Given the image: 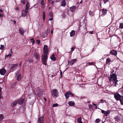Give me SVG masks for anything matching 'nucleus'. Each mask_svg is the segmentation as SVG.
<instances>
[{
	"label": "nucleus",
	"instance_id": "nucleus-22",
	"mask_svg": "<svg viewBox=\"0 0 123 123\" xmlns=\"http://www.w3.org/2000/svg\"><path fill=\"white\" fill-rule=\"evenodd\" d=\"M21 78V76L20 74L18 75L17 77V80L18 81L20 80Z\"/></svg>",
	"mask_w": 123,
	"mask_h": 123
},
{
	"label": "nucleus",
	"instance_id": "nucleus-45",
	"mask_svg": "<svg viewBox=\"0 0 123 123\" xmlns=\"http://www.w3.org/2000/svg\"><path fill=\"white\" fill-rule=\"evenodd\" d=\"M88 64L90 65H93V62H89L88 63Z\"/></svg>",
	"mask_w": 123,
	"mask_h": 123
},
{
	"label": "nucleus",
	"instance_id": "nucleus-17",
	"mask_svg": "<svg viewBox=\"0 0 123 123\" xmlns=\"http://www.w3.org/2000/svg\"><path fill=\"white\" fill-rule=\"evenodd\" d=\"M34 56L35 57L36 59L37 60H39V55H38L36 53H35L34 54Z\"/></svg>",
	"mask_w": 123,
	"mask_h": 123
},
{
	"label": "nucleus",
	"instance_id": "nucleus-9",
	"mask_svg": "<svg viewBox=\"0 0 123 123\" xmlns=\"http://www.w3.org/2000/svg\"><path fill=\"white\" fill-rule=\"evenodd\" d=\"M76 8V6H73L70 7L69 10L71 12H73L75 11Z\"/></svg>",
	"mask_w": 123,
	"mask_h": 123
},
{
	"label": "nucleus",
	"instance_id": "nucleus-57",
	"mask_svg": "<svg viewBox=\"0 0 123 123\" xmlns=\"http://www.w3.org/2000/svg\"><path fill=\"white\" fill-rule=\"evenodd\" d=\"M71 96L72 97H73L74 96V95L73 94L72 92H71Z\"/></svg>",
	"mask_w": 123,
	"mask_h": 123
},
{
	"label": "nucleus",
	"instance_id": "nucleus-46",
	"mask_svg": "<svg viewBox=\"0 0 123 123\" xmlns=\"http://www.w3.org/2000/svg\"><path fill=\"white\" fill-rule=\"evenodd\" d=\"M101 103H103L104 102H105V100H103V99H102L101 100Z\"/></svg>",
	"mask_w": 123,
	"mask_h": 123
},
{
	"label": "nucleus",
	"instance_id": "nucleus-54",
	"mask_svg": "<svg viewBox=\"0 0 123 123\" xmlns=\"http://www.w3.org/2000/svg\"><path fill=\"white\" fill-rule=\"evenodd\" d=\"M9 123H15V122L14 121H11Z\"/></svg>",
	"mask_w": 123,
	"mask_h": 123
},
{
	"label": "nucleus",
	"instance_id": "nucleus-15",
	"mask_svg": "<svg viewBox=\"0 0 123 123\" xmlns=\"http://www.w3.org/2000/svg\"><path fill=\"white\" fill-rule=\"evenodd\" d=\"M61 6L65 7L66 5V0H62L61 2Z\"/></svg>",
	"mask_w": 123,
	"mask_h": 123
},
{
	"label": "nucleus",
	"instance_id": "nucleus-25",
	"mask_svg": "<svg viewBox=\"0 0 123 123\" xmlns=\"http://www.w3.org/2000/svg\"><path fill=\"white\" fill-rule=\"evenodd\" d=\"M30 7V5H29V3L28 2H27V3L26 5V10H27H27H28L29 9Z\"/></svg>",
	"mask_w": 123,
	"mask_h": 123
},
{
	"label": "nucleus",
	"instance_id": "nucleus-50",
	"mask_svg": "<svg viewBox=\"0 0 123 123\" xmlns=\"http://www.w3.org/2000/svg\"><path fill=\"white\" fill-rule=\"evenodd\" d=\"M17 84V82H15L13 84V86L14 85L15 86Z\"/></svg>",
	"mask_w": 123,
	"mask_h": 123
},
{
	"label": "nucleus",
	"instance_id": "nucleus-43",
	"mask_svg": "<svg viewBox=\"0 0 123 123\" xmlns=\"http://www.w3.org/2000/svg\"><path fill=\"white\" fill-rule=\"evenodd\" d=\"M93 105L95 106V109H97V105L96 104L94 103L93 104Z\"/></svg>",
	"mask_w": 123,
	"mask_h": 123
},
{
	"label": "nucleus",
	"instance_id": "nucleus-47",
	"mask_svg": "<svg viewBox=\"0 0 123 123\" xmlns=\"http://www.w3.org/2000/svg\"><path fill=\"white\" fill-rule=\"evenodd\" d=\"M37 41L38 44H39L40 43V41L39 40H37Z\"/></svg>",
	"mask_w": 123,
	"mask_h": 123
},
{
	"label": "nucleus",
	"instance_id": "nucleus-51",
	"mask_svg": "<svg viewBox=\"0 0 123 123\" xmlns=\"http://www.w3.org/2000/svg\"><path fill=\"white\" fill-rule=\"evenodd\" d=\"M54 3V1H53L52 2H51V3L52 5V6L53 5Z\"/></svg>",
	"mask_w": 123,
	"mask_h": 123
},
{
	"label": "nucleus",
	"instance_id": "nucleus-11",
	"mask_svg": "<svg viewBox=\"0 0 123 123\" xmlns=\"http://www.w3.org/2000/svg\"><path fill=\"white\" fill-rule=\"evenodd\" d=\"M71 94V92L70 91L67 92L66 93H65V96L66 98L67 99L69 97V95H70Z\"/></svg>",
	"mask_w": 123,
	"mask_h": 123
},
{
	"label": "nucleus",
	"instance_id": "nucleus-20",
	"mask_svg": "<svg viewBox=\"0 0 123 123\" xmlns=\"http://www.w3.org/2000/svg\"><path fill=\"white\" fill-rule=\"evenodd\" d=\"M69 105L71 106H73L75 105L74 103L72 101H69L68 102Z\"/></svg>",
	"mask_w": 123,
	"mask_h": 123
},
{
	"label": "nucleus",
	"instance_id": "nucleus-40",
	"mask_svg": "<svg viewBox=\"0 0 123 123\" xmlns=\"http://www.w3.org/2000/svg\"><path fill=\"white\" fill-rule=\"evenodd\" d=\"M21 2L23 4H25V0H21Z\"/></svg>",
	"mask_w": 123,
	"mask_h": 123
},
{
	"label": "nucleus",
	"instance_id": "nucleus-48",
	"mask_svg": "<svg viewBox=\"0 0 123 123\" xmlns=\"http://www.w3.org/2000/svg\"><path fill=\"white\" fill-rule=\"evenodd\" d=\"M3 98V96L1 95V93H0V98L2 99Z\"/></svg>",
	"mask_w": 123,
	"mask_h": 123
},
{
	"label": "nucleus",
	"instance_id": "nucleus-38",
	"mask_svg": "<svg viewBox=\"0 0 123 123\" xmlns=\"http://www.w3.org/2000/svg\"><path fill=\"white\" fill-rule=\"evenodd\" d=\"M58 104H57V103H55L53 105V107H57L58 106Z\"/></svg>",
	"mask_w": 123,
	"mask_h": 123
},
{
	"label": "nucleus",
	"instance_id": "nucleus-37",
	"mask_svg": "<svg viewBox=\"0 0 123 123\" xmlns=\"http://www.w3.org/2000/svg\"><path fill=\"white\" fill-rule=\"evenodd\" d=\"M121 119L119 117H117V118H115V120L116 121H117V122H119Z\"/></svg>",
	"mask_w": 123,
	"mask_h": 123
},
{
	"label": "nucleus",
	"instance_id": "nucleus-60",
	"mask_svg": "<svg viewBox=\"0 0 123 123\" xmlns=\"http://www.w3.org/2000/svg\"><path fill=\"white\" fill-rule=\"evenodd\" d=\"M3 12V10L1 9L0 8V12Z\"/></svg>",
	"mask_w": 123,
	"mask_h": 123
},
{
	"label": "nucleus",
	"instance_id": "nucleus-59",
	"mask_svg": "<svg viewBox=\"0 0 123 123\" xmlns=\"http://www.w3.org/2000/svg\"><path fill=\"white\" fill-rule=\"evenodd\" d=\"M18 71H17L16 72L15 74H16V76L18 74Z\"/></svg>",
	"mask_w": 123,
	"mask_h": 123
},
{
	"label": "nucleus",
	"instance_id": "nucleus-19",
	"mask_svg": "<svg viewBox=\"0 0 123 123\" xmlns=\"http://www.w3.org/2000/svg\"><path fill=\"white\" fill-rule=\"evenodd\" d=\"M40 4L42 5L41 6V8H44L45 7V4L43 0H42L40 2Z\"/></svg>",
	"mask_w": 123,
	"mask_h": 123
},
{
	"label": "nucleus",
	"instance_id": "nucleus-31",
	"mask_svg": "<svg viewBox=\"0 0 123 123\" xmlns=\"http://www.w3.org/2000/svg\"><path fill=\"white\" fill-rule=\"evenodd\" d=\"M111 61V60L109 58H108L106 59V62L107 64H109Z\"/></svg>",
	"mask_w": 123,
	"mask_h": 123
},
{
	"label": "nucleus",
	"instance_id": "nucleus-41",
	"mask_svg": "<svg viewBox=\"0 0 123 123\" xmlns=\"http://www.w3.org/2000/svg\"><path fill=\"white\" fill-rule=\"evenodd\" d=\"M11 56H12L11 54H9L8 55H6L5 56V57H8L9 56L11 57Z\"/></svg>",
	"mask_w": 123,
	"mask_h": 123
},
{
	"label": "nucleus",
	"instance_id": "nucleus-63",
	"mask_svg": "<svg viewBox=\"0 0 123 123\" xmlns=\"http://www.w3.org/2000/svg\"><path fill=\"white\" fill-rule=\"evenodd\" d=\"M44 100L45 101H46L47 100L46 99L45 97L44 98Z\"/></svg>",
	"mask_w": 123,
	"mask_h": 123
},
{
	"label": "nucleus",
	"instance_id": "nucleus-53",
	"mask_svg": "<svg viewBox=\"0 0 123 123\" xmlns=\"http://www.w3.org/2000/svg\"><path fill=\"white\" fill-rule=\"evenodd\" d=\"M53 19L52 18H51L49 19V21H52L53 20Z\"/></svg>",
	"mask_w": 123,
	"mask_h": 123
},
{
	"label": "nucleus",
	"instance_id": "nucleus-14",
	"mask_svg": "<svg viewBox=\"0 0 123 123\" xmlns=\"http://www.w3.org/2000/svg\"><path fill=\"white\" fill-rule=\"evenodd\" d=\"M43 117H38V123H43Z\"/></svg>",
	"mask_w": 123,
	"mask_h": 123
},
{
	"label": "nucleus",
	"instance_id": "nucleus-1",
	"mask_svg": "<svg viewBox=\"0 0 123 123\" xmlns=\"http://www.w3.org/2000/svg\"><path fill=\"white\" fill-rule=\"evenodd\" d=\"M109 79V82L111 85L116 86L118 85L117 82L118 81L117 80V75L116 74H113L111 75Z\"/></svg>",
	"mask_w": 123,
	"mask_h": 123
},
{
	"label": "nucleus",
	"instance_id": "nucleus-7",
	"mask_svg": "<svg viewBox=\"0 0 123 123\" xmlns=\"http://www.w3.org/2000/svg\"><path fill=\"white\" fill-rule=\"evenodd\" d=\"M107 11H108L107 10L104 8L101 9L100 11L101 12V16H103L107 14Z\"/></svg>",
	"mask_w": 123,
	"mask_h": 123
},
{
	"label": "nucleus",
	"instance_id": "nucleus-24",
	"mask_svg": "<svg viewBox=\"0 0 123 123\" xmlns=\"http://www.w3.org/2000/svg\"><path fill=\"white\" fill-rule=\"evenodd\" d=\"M75 31L74 30L72 31L70 33V36L71 37L73 36L75 34Z\"/></svg>",
	"mask_w": 123,
	"mask_h": 123
},
{
	"label": "nucleus",
	"instance_id": "nucleus-34",
	"mask_svg": "<svg viewBox=\"0 0 123 123\" xmlns=\"http://www.w3.org/2000/svg\"><path fill=\"white\" fill-rule=\"evenodd\" d=\"M100 122V119L99 118H97L96 119L95 121V123H99Z\"/></svg>",
	"mask_w": 123,
	"mask_h": 123
},
{
	"label": "nucleus",
	"instance_id": "nucleus-2",
	"mask_svg": "<svg viewBox=\"0 0 123 123\" xmlns=\"http://www.w3.org/2000/svg\"><path fill=\"white\" fill-rule=\"evenodd\" d=\"M48 55H42V63L44 65L46 66L47 65V60L48 58Z\"/></svg>",
	"mask_w": 123,
	"mask_h": 123
},
{
	"label": "nucleus",
	"instance_id": "nucleus-56",
	"mask_svg": "<svg viewBox=\"0 0 123 123\" xmlns=\"http://www.w3.org/2000/svg\"><path fill=\"white\" fill-rule=\"evenodd\" d=\"M3 14H0V17H3Z\"/></svg>",
	"mask_w": 123,
	"mask_h": 123
},
{
	"label": "nucleus",
	"instance_id": "nucleus-36",
	"mask_svg": "<svg viewBox=\"0 0 123 123\" xmlns=\"http://www.w3.org/2000/svg\"><path fill=\"white\" fill-rule=\"evenodd\" d=\"M30 40L32 43V44L33 45L35 43V41L34 40L33 38H31L30 39Z\"/></svg>",
	"mask_w": 123,
	"mask_h": 123
},
{
	"label": "nucleus",
	"instance_id": "nucleus-64",
	"mask_svg": "<svg viewBox=\"0 0 123 123\" xmlns=\"http://www.w3.org/2000/svg\"><path fill=\"white\" fill-rule=\"evenodd\" d=\"M60 74L62 75V73L61 70H60Z\"/></svg>",
	"mask_w": 123,
	"mask_h": 123
},
{
	"label": "nucleus",
	"instance_id": "nucleus-33",
	"mask_svg": "<svg viewBox=\"0 0 123 123\" xmlns=\"http://www.w3.org/2000/svg\"><path fill=\"white\" fill-rule=\"evenodd\" d=\"M121 104L123 105V96H122L120 100Z\"/></svg>",
	"mask_w": 123,
	"mask_h": 123
},
{
	"label": "nucleus",
	"instance_id": "nucleus-10",
	"mask_svg": "<svg viewBox=\"0 0 123 123\" xmlns=\"http://www.w3.org/2000/svg\"><path fill=\"white\" fill-rule=\"evenodd\" d=\"M101 112L103 113L104 114L105 116H106L108 115L110 113V111L109 110H108L107 111H105L103 110H102Z\"/></svg>",
	"mask_w": 123,
	"mask_h": 123
},
{
	"label": "nucleus",
	"instance_id": "nucleus-55",
	"mask_svg": "<svg viewBox=\"0 0 123 123\" xmlns=\"http://www.w3.org/2000/svg\"><path fill=\"white\" fill-rule=\"evenodd\" d=\"M15 9L17 10H19L18 8V7H16L15 8Z\"/></svg>",
	"mask_w": 123,
	"mask_h": 123
},
{
	"label": "nucleus",
	"instance_id": "nucleus-52",
	"mask_svg": "<svg viewBox=\"0 0 123 123\" xmlns=\"http://www.w3.org/2000/svg\"><path fill=\"white\" fill-rule=\"evenodd\" d=\"M61 0H56L55 2H59Z\"/></svg>",
	"mask_w": 123,
	"mask_h": 123
},
{
	"label": "nucleus",
	"instance_id": "nucleus-27",
	"mask_svg": "<svg viewBox=\"0 0 123 123\" xmlns=\"http://www.w3.org/2000/svg\"><path fill=\"white\" fill-rule=\"evenodd\" d=\"M18 66L17 64H12L11 66V69H12L15 68L17 67Z\"/></svg>",
	"mask_w": 123,
	"mask_h": 123
},
{
	"label": "nucleus",
	"instance_id": "nucleus-29",
	"mask_svg": "<svg viewBox=\"0 0 123 123\" xmlns=\"http://www.w3.org/2000/svg\"><path fill=\"white\" fill-rule=\"evenodd\" d=\"M77 121L78 123H83L81 121V117H80L78 118Z\"/></svg>",
	"mask_w": 123,
	"mask_h": 123
},
{
	"label": "nucleus",
	"instance_id": "nucleus-28",
	"mask_svg": "<svg viewBox=\"0 0 123 123\" xmlns=\"http://www.w3.org/2000/svg\"><path fill=\"white\" fill-rule=\"evenodd\" d=\"M89 14L90 16H92L94 15V12L90 11H89Z\"/></svg>",
	"mask_w": 123,
	"mask_h": 123
},
{
	"label": "nucleus",
	"instance_id": "nucleus-61",
	"mask_svg": "<svg viewBox=\"0 0 123 123\" xmlns=\"http://www.w3.org/2000/svg\"><path fill=\"white\" fill-rule=\"evenodd\" d=\"M108 1H109V0H105L104 3L105 4L106 2Z\"/></svg>",
	"mask_w": 123,
	"mask_h": 123
},
{
	"label": "nucleus",
	"instance_id": "nucleus-13",
	"mask_svg": "<svg viewBox=\"0 0 123 123\" xmlns=\"http://www.w3.org/2000/svg\"><path fill=\"white\" fill-rule=\"evenodd\" d=\"M77 61V60L75 58L69 62V61H68V63L70 65H72L75 62H76Z\"/></svg>",
	"mask_w": 123,
	"mask_h": 123
},
{
	"label": "nucleus",
	"instance_id": "nucleus-35",
	"mask_svg": "<svg viewBox=\"0 0 123 123\" xmlns=\"http://www.w3.org/2000/svg\"><path fill=\"white\" fill-rule=\"evenodd\" d=\"M119 28L121 29H123V23H120V26H119Z\"/></svg>",
	"mask_w": 123,
	"mask_h": 123
},
{
	"label": "nucleus",
	"instance_id": "nucleus-4",
	"mask_svg": "<svg viewBox=\"0 0 123 123\" xmlns=\"http://www.w3.org/2000/svg\"><path fill=\"white\" fill-rule=\"evenodd\" d=\"M51 94L52 96L53 97L56 96L57 97L58 94V92L56 89H53L51 90Z\"/></svg>",
	"mask_w": 123,
	"mask_h": 123
},
{
	"label": "nucleus",
	"instance_id": "nucleus-30",
	"mask_svg": "<svg viewBox=\"0 0 123 123\" xmlns=\"http://www.w3.org/2000/svg\"><path fill=\"white\" fill-rule=\"evenodd\" d=\"M45 14L44 12H43V21H44L45 19Z\"/></svg>",
	"mask_w": 123,
	"mask_h": 123
},
{
	"label": "nucleus",
	"instance_id": "nucleus-49",
	"mask_svg": "<svg viewBox=\"0 0 123 123\" xmlns=\"http://www.w3.org/2000/svg\"><path fill=\"white\" fill-rule=\"evenodd\" d=\"M71 51H73L74 50V48L73 47H72L71 49Z\"/></svg>",
	"mask_w": 123,
	"mask_h": 123
},
{
	"label": "nucleus",
	"instance_id": "nucleus-58",
	"mask_svg": "<svg viewBox=\"0 0 123 123\" xmlns=\"http://www.w3.org/2000/svg\"><path fill=\"white\" fill-rule=\"evenodd\" d=\"M1 89H2V88H1V87L0 86V93H2Z\"/></svg>",
	"mask_w": 123,
	"mask_h": 123
},
{
	"label": "nucleus",
	"instance_id": "nucleus-3",
	"mask_svg": "<svg viewBox=\"0 0 123 123\" xmlns=\"http://www.w3.org/2000/svg\"><path fill=\"white\" fill-rule=\"evenodd\" d=\"M49 48L48 46L45 45L44 46V48L43 49V55H48V52L49 51Z\"/></svg>",
	"mask_w": 123,
	"mask_h": 123
},
{
	"label": "nucleus",
	"instance_id": "nucleus-21",
	"mask_svg": "<svg viewBox=\"0 0 123 123\" xmlns=\"http://www.w3.org/2000/svg\"><path fill=\"white\" fill-rule=\"evenodd\" d=\"M24 99H22L20 100L18 102V104L19 105L22 104L24 102Z\"/></svg>",
	"mask_w": 123,
	"mask_h": 123
},
{
	"label": "nucleus",
	"instance_id": "nucleus-39",
	"mask_svg": "<svg viewBox=\"0 0 123 123\" xmlns=\"http://www.w3.org/2000/svg\"><path fill=\"white\" fill-rule=\"evenodd\" d=\"M4 46L2 45H0V49L1 50H2L4 49Z\"/></svg>",
	"mask_w": 123,
	"mask_h": 123
},
{
	"label": "nucleus",
	"instance_id": "nucleus-8",
	"mask_svg": "<svg viewBox=\"0 0 123 123\" xmlns=\"http://www.w3.org/2000/svg\"><path fill=\"white\" fill-rule=\"evenodd\" d=\"M28 11L27 10H23L22 11L21 16L22 17H25L27 15Z\"/></svg>",
	"mask_w": 123,
	"mask_h": 123
},
{
	"label": "nucleus",
	"instance_id": "nucleus-12",
	"mask_svg": "<svg viewBox=\"0 0 123 123\" xmlns=\"http://www.w3.org/2000/svg\"><path fill=\"white\" fill-rule=\"evenodd\" d=\"M6 70L4 68L0 70V73L1 75H4L6 73Z\"/></svg>",
	"mask_w": 123,
	"mask_h": 123
},
{
	"label": "nucleus",
	"instance_id": "nucleus-5",
	"mask_svg": "<svg viewBox=\"0 0 123 123\" xmlns=\"http://www.w3.org/2000/svg\"><path fill=\"white\" fill-rule=\"evenodd\" d=\"M37 95L39 97H42L43 95V90L41 89H38L37 91Z\"/></svg>",
	"mask_w": 123,
	"mask_h": 123
},
{
	"label": "nucleus",
	"instance_id": "nucleus-42",
	"mask_svg": "<svg viewBox=\"0 0 123 123\" xmlns=\"http://www.w3.org/2000/svg\"><path fill=\"white\" fill-rule=\"evenodd\" d=\"M33 59H32V58L30 59L29 60V62H33Z\"/></svg>",
	"mask_w": 123,
	"mask_h": 123
},
{
	"label": "nucleus",
	"instance_id": "nucleus-62",
	"mask_svg": "<svg viewBox=\"0 0 123 123\" xmlns=\"http://www.w3.org/2000/svg\"><path fill=\"white\" fill-rule=\"evenodd\" d=\"M89 34H92L93 33V32L92 31H90L89 33Z\"/></svg>",
	"mask_w": 123,
	"mask_h": 123
},
{
	"label": "nucleus",
	"instance_id": "nucleus-18",
	"mask_svg": "<svg viewBox=\"0 0 123 123\" xmlns=\"http://www.w3.org/2000/svg\"><path fill=\"white\" fill-rule=\"evenodd\" d=\"M19 31L20 34L22 36H23L24 33V30L22 28H20L19 29Z\"/></svg>",
	"mask_w": 123,
	"mask_h": 123
},
{
	"label": "nucleus",
	"instance_id": "nucleus-23",
	"mask_svg": "<svg viewBox=\"0 0 123 123\" xmlns=\"http://www.w3.org/2000/svg\"><path fill=\"white\" fill-rule=\"evenodd\" d=\"M18 102V100H16L13 102L12 103V107H13L14 106H15L17 104Z\"/></svg>",
	"mask_w": 123,
	"mask_h": 123
},
{
	"label": "nucleus",
	"instance_id": "nucleus-16",
	"mask_svg": "<svg viewBox=\"0 0 123 123\" xmlns=\"http://www.w3.org/2000/svg\"><path fill=\"white\" fill-rule=\"evenodd\" d=\"M110 53L112 55L116 56L117 54V51L114 50H113L111 51Z\"/></svg>",
	"mask_w": 123,
	"mask_h": 123
},
{
	"label": "nucleus",
	"instance_id": "nucleus-26",
	"mask_svg": "<svg viewBox=\"0 0 123 123\" xmlns=\"http://www.w3.org/2000/svg\"><path fill=\"white\" fill-rule=\"evenodd\" d=\"M51 59L52 60H55L56 59L54 54H52L51 57H50Z\"/></svg>",
	"mask_w": 123,
	"mask_h": 123
},
{
	"label": "nucleus",
	"instance_id": "nucleus-44",
	"mask_svg": "<svg viewBox=\"0 0 123 123\" xmlns=\"http://www.w3.org/2000/svg\"><path fill=\"white\" fill-rule=\"evenodd\" d=\"M49 15L51 17H52V13L51 12H50L49 13Z\"/></svg>",
	"mask_w": 123,
	"mask_h": 123
},
{
	"label": "nucleus",
	"instance_id": "nucleus-32",
	"mask_svg": "<svg viewBox=\"0 0 123 123\" xmlns=\"http://www.w3.org/2000/svg\"><path fill=\"white\" fill-rule=\"evenodd\" d=\"M4 117V116L2 114H0V122L1 121L3 120Z\"/></svg>",
	"mask_w": 123,
	"mask_h": 123
},
{
	"label": "nucleus",
	"instance_id": "nucleus-6",
	"mask_svg": "<svg viewBox=\"0 0 123 123\" xmlns=\"http://www.w3.org/2000/svg\"><path fill=\"white\" fill-rule=\"evenodd\" d=\"M122 96L118 93H116L114 95V97L117 100H120Z\"/></svg>",
	"mask_w": 123,
	"mask_h": 123
}]
</instances>
